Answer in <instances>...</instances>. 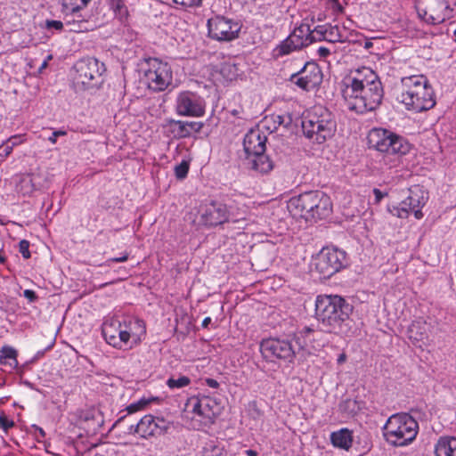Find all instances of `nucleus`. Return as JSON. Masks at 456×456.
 <instances>
[{"mask_svg":"<svg viewBox=\"0 0 456 456\" xmlns=\"http://www.w3.org/2000/svg\"><path fill=\"white\" fill-rule=\"evenodd\" d=\"M428 199V192L420 187L415 186L410 190V194L406 200L416 219H421L423 217L421 209L426 205Z\"/></svg>","mask_w":456,"mask_h":456,"instance_id":"obj_25","label":"nucleus"},{"mask_svg":"<svg viewBox=\"0 0 456 456\" xmlns=\"http://www.w3.org/2000/svg\"><path fill=\"white\" fill-rule=\"evenodd\" d=\"M83 10L61 9L63 20L66 23V30L74 33L93 31L99 27L98 18Z\"/></svg>","mask_w":456,"mask_h":456,"instance_id":"obj_14","label":"nucleus"},{"mask_svg":"<svg viewBox=\"0 0 456 456\" xmlns=\"http://www.w3.org/2000/svg\"><path fill=\"white\" fill-rule=\"evenodd\" d=\"M267 138L259 129H252L248 132L243 139V147L248 158L256 153L265 151Z\"/></svg>","mask_w":456,"mask_h":456,"instance_id":"obj_23","label":"nucleus"},{"mask_svg":"<svg viewBox=\"0 0 456 456\" xmlns=\"http://www.w3.org/2000/svg\"><path fill=\"white\" fill-rule=\"evenodd\" d=\"M241 26L224 16H215L208 20V36L217 41H232L239 37Z\"/></svg>","mask_w":456,"mask_h":456,"instance_id":"obj_15","label":"nucleus"},{"mask_svg":"<svg viewBox=\"0 0 456 456\" xmlns=\"http://www.w3.org/2000/svg\"><path fill=\"white\" fill-rule=\"evenodd\" d=\"M175 4H180L184 7L199 6L201 0H172Z\"/></svg>","mask_w":456,"mask_h":456,"instance_id":"obj_47","label":"nucleus"},{"mask_svg":"<svg viewBox=\"0 0 456 456\" xmlns=\"http://www.w3.org/2000/svg\"><path fill=\"white\" fill-rule=\"evenodd\" d=\"M116 11H118L120 15L126 13V9L119 3L117 4Z\"/></svg>","mask_w":456,"mask_h":456,"instance_id":"obj_58","label":"nucleus"},{"mask_svg":"<svg viewBox=\"0 0 456 456\" xmlns=\"http://www.w3.org/2000/svg\"><path fill=\"white\" fill-rule=\"evenodd\" d=\"M346 265V252L335 248H323L314 259L315 270L323 278H330Z\"/></svg>","mask_w":456,"mask_h":456,"instance_id":"obj_11","label":"nucleus"},{"mask_svg":"<svg viewBox=\"0 0 456 456\" xmlns=\"http://www.w3.org/2000/svg\"><path fill=\"white\" fill-rule=\"evenodd\" d=\"M346 354L345 353H342L341 354H339V356L338 358V363L342 364L346 362Z\"/></svg>","mask_w":456,"mask_h":456,"instance_id":"obj_59","label":"nucleus"},{"mask_svg":"<svg viewBox=\"0 0 456 456\" xmlns=\"http://www.w3.org/2000/svg\"><path fill=\"white\" fill-rule=\"evenodd\" d=\"M408 337L413 342L428 339L427 323L423 320H416L408 328Z\"/></svg>","mask_w":456,"mask_h":456,"instance_id":"obj_29","label":"nucleus"},{"mask_svg":"<svg viewBox=\"0 0 456 456\" xmlns=\"http://www.w3.org/2000/svg\"><path fill=\"white\" fill-rule=\"evenodd\" d=\"M263 356L270 361L282 359L291 361L296 350L289 340L280 338H268L260 345Z\"/></svg>","mask_w":456,"mask_h":456,"instance_id":"obj_17","label":"nucleus"},{"mask_svg":"<svg viewBox=\"0 0 456 456\" xmlns=\"http://www.w3.org/2000/svg\"><path fill=\"white\" fill-rule=\"evenodd\" d=\"M317 53L321 58H327L330 54V50L327 47L321 46L318 48Z\"/></svg>","mask_w":456,"mask_h":456,"instance_id":"obj_55","label":"nucleus"},{"mask_svg":"<svg viewBox=\"0 0 456 456\" xmlns=\"http://www.w3.org/2000/svg\"><path fill=\"white\" fill-rule=\"evenodd\" d=\"M229 206H232L233 207V211L235 214L237 213H241V207L242 206H246L245 204H240V203H237V202H234L232 204H230Z\"/></svg>","mask_w":456,"mask_h":456,"instance_id":"obj_57","label":"nucleus"},{"mask_svg":"<svg viewBox=\"0 0 456 456\" xmlns=\"http://www.w3.org/2000/svg\"><path fill=\"white\" fill-rule=\"evenodd\" d=\"M142 81L154 93L163 92L173 82L171 66L158 58H149L142 67Z\"/></svg>","mask_w":456,"mask_h":456,"instance_id":"obj_6","label":"nucleus"},{"mask_svg":"<svg viewBox=\"0 0 456 456\" xmlns=\"http://www.w3.org/2000/svg\"><path fill=\"white\" fill-rule=\"evenodd\" d=\"M232 113L233 116H239L240 111L237 110H234L232 111Z\"/></svg>","mask_w":456,"mask_h":456,"instance_id":"obj_64","label":"nucleus"},{"mask_svg":"<svg viewBox=\"0 0 456 456\" xmlns=\"http://www.w3.org/2000/svg\"><path fill=\"white\" fill-rule=\"evenodd\" d=\"M23 296L28 299L29 303L36 302L38 298L36 292L32 289H25Z\"/></svg>","mask_w":456,"mask_h":456,"instance_id":"obj_50","label":"nucleus"},{"mask_svg":"<svg viewBox=\"0 0 456 456\" xmlns=\"http://www.w3.org/2000/svg\"><path fill=\"white\" fill-rule=\"evenodd\" d=\"M148 403H149V401H147L145 399H141V400L128 405L126 410L128 414H132V413L137 412V411L144 409V407Z\"/></svg>","mask_w":456,"mask_h":456,"instance_id":"obj_43","label":"nucleus"},{"mask_svg":"<svg viewBox=\"0 0 456 456\" xmlns=\"http://www.w3.org/2000/svg\"><path fill=\"white\" fill-rule=\"evenodd\" d=\"M189 172V163L185 160L182 161L175 167V175L178 179H183Z\"/></svg>","mask_w":456,"mask_h":456,"instance_id":"obj_40","label":"nucleus"},{"mask_svg":"<svg viewBox=\"0 0 456 456\" xmlns=\"http://www.w3.org/2000/svg\"><path fill=\"white\" fill-rule=\"evenodd\" d=\"M241 213L235 214L232 206L212 201L207 205L200 214V222L204 225L216 226L225 222H238L245 220L248 215V207H241Z\"/></svg>","mask_w":456,"mask_h":456,"instance_id":"obj_8","label":"nucleus"},{"mask_svg":"<svg viewBox=\"0 0 456 456\" xmlns=\"http://www.w3.org/2000/svg\"><path fill=\"white\" fill-rule=\"evenodd\" d=\"M248 159L252 164V168L261 174H266L273 168V161L265 152L256 153Z\"/></svg>","mask_w":456,"mask_h":456,"instance_id":"obj_28","label":"nucleus"},{"mask_svg":"<svg viewBox=\"0 0 456 456\" xmlns=\"http://www.w3.org/2000/svg\"><path fill=\"white\" fill-rule=\"evenodd\" d=\"M66 134H67V133H66V131H64V130H56V131L53 132L52 135L48 138V141H49L50 142H52L53 144H54V143H56V142H57V138H58L59 136H63V135H65Z\"/></svg>","mask_w":456,"mask_h":456,"instance_id":"obj_53","label":"nucleus"},{"mask_svg":"<svg viewBox=\"0 0 456 456\" xmlns=\"http://www.w3.org/2000/svg\"><path fill=\"white\" fill-rule=\"evenodd\" d=\"M46 66H47V61H45L42 63V65H41V67H40V69H45Z\"/></svg>","mask_w":456,"mask_h":456,"instance_id":"obj_63","label":"nucleus"},{"mask_svg":"<svg viewBox=\"0 0 456 456\" xmlns=\"http://www.w3.org/2000/svg\"><path fill=\"white\" fill-rule=\"evenodd\" d=\"M299 49L298 45L289 36L274 49V53L276 57H281Z\"/></svg>","mask_w":456,"mask_h":456,"instance_id":"obj_32","label":"nucleus"},{"mask_svg":"<svg viewBox=\"0 0 456 456\" xmlns=\"http://www.w3.org/2000/svg\"><path fill=\"white\" fill-rule=\"evenodd\" d=\"M310 35V26L308 24H301L297 28H296L293 32L289 35L291 39L295 41L296 45L301 49L311 45V40L309 39Z\"/></svg>","mask_w":456,"mask_h":456,"instance_id":"obj_30","label":"nucleus"},{"mask_svg":"<svg viewBox=\"0 0 456 456\" xmlns=\"http://www.w3.org/2000/svg\"><path fill=\"white\" fill-rule=\"evenodd\" d=\"M290 80L305 91L316 88L322 80L320 68L315 63H306L300 71L291 76Z\"/></svg>","mask_w":456,"mask_h":456,"instance_id":"obj_20","label":"nucleus"},{"mask_svg":"<svg viewBox=\"0 0 456 456\" xmlns=\"http://www.w3.org/2000/svg\"><path fill=\"white\" fill-rule=\"evenodd\" d=\"M0 150H2L1 155H4V157H7V156H9L12 153V151L13 150V147L10 144V142H7L5 141L1 145Z\"/></svg>","mask_w":456,"mask_h":456,"instance_id":"obj_52","label":"nucleus"},{"mask_svg":"<svg viewBox=\"0 0 456 456\" xmlns=\"http://www.w3.org/2000/svg\"><path fill=\"white\" fill-rule=\"evenodd\" d=\"M175 112L182 117L200 118L206 112V102L197 93L180 92L175 98Z\"/></svg>","mask_w":456,"mask_h":456,"instance_id":"obj_13","label":"nucleus"},{"mask_svg":"<svg viewBox=\"0 0 456 456\" xmlns=\"http://www.w3.org/2000/svg\"><path fill=\"white\" fill-rule=\"evenodd\" d=\"M352 305L338 295H320L315 300V316L327 332L346 334L350 330Z\"/></svg>","mask_w":456,"mask_h":456,"instance_id":"obj_2","label":"nucleus"},{"mask_svg":"<svg viewBox=\"0 0 456 456\" xmlns=\"http://www.w3.org/2000/svg\"><path fill=\"white\" fill-rule=\"evenodd\" d=\"M220 73L229 80H232L235 76V67L230 63H224L221 66Z\"/></svg>","mask_w":456,"mask_h":456,"instance_id":"obj_42","label":"nucleus"},{"mask_svg":"<svg viewBox=\"0 0 456 456\" xmlns=\"http://www.w3.org/2000/svg\"><path fill=\"white\" fill-rule=\"evenodd\" d=\"M187 130L189 132V137L191 135V133H199L203 127L202 122H197V121H185Z\"/></svg>","mask_w":456,"mask_h":456,"instance_id":"obj_45","label":"nucleus"},{"mask_svg":"<svg viewBox=\"0 0 456 456\" xmlns=\"http://www.w3.org/2000/svg\"><path fill=\"white\" fill-rule=\"evenodd\" d=\"M170 428V423L163 418H157L151 414L143 416L140 421L129 428L130 434H137L142 438L162 435Z\"/></svg>","mask_w":456,"mask_h":456,"instance_id":"obj_16","label":"nucleus"},{"mask_svg":"<svg viewBox=\"0 0 456 456\" xmlns=\"http://www.w3.org/2000/svg\"><path fill=\"white\" fill-rule=\"evenodd\" d=\"M102 332L106 342L117 349H127L124 330L119 324V320L110 319L103 322Z\"/></svg>","mask_w":456,"mask_h":456,"instance_id":"obj_22","label":"nucleus"},{"mask_svg":"<svg viewBox=\"0 0 456 456\" xmlns=\"http://www.w3.org/2000/svg\"><path fill=\"white\" fill-rule=\"evenodd\" d=\"M331 444L338 449L348 451L353 444V434L348 428H341L330 434Z\"/></svg>","mask_w":456,"mask_h":456,"instance_id":"obj_26","label":"nucleus"},{"mask_svg":"<svg viewBox=\"0 0 456 456\" xmlns=\"http://www.w3.org/2000/svg\"><path fill=\"white\" fill-rule=\"evenodd\" d=\"M19 251L25 259H28L30 257L29 242L26 240H20L19 243Z\"/></svg>","mask_w":456,"mask_h":456,"instance_id":"obj_46","label":"nucleus"},{"mask_svg":"<svg viewBox=\"0 0 456 456\" xmlns=\"http://www.w3.org/2000/svg\"><path fill=\"white\" fill-rule=\"evenodd\" d=\"M318 196L314 198L313 208L310 211L309 221L323 219L332 213V202L330 198L322 191H318Z\"/></svg>","mask_w":456,"mask_h":456,"instance_id":"obj_24","label":"nucleus"},{"mask_svg":"<svg viewBox=\"0 0 456 456\" xmlns=\"http://www.w3.org/2000/svg\"><path fill=\"white\" fill-rule=\"evenodd\" d=\"M15 426V423L12 419H9L4 412L0 414V428L3 429L5 433L8 432L9 429L12 428Z\"/></svg>","mask_w":456,"mask_h":456,"instance_id":"obj_44","label":"nucleus"},{"mask_svg":"<svg viewBox=\"0 0 456 456\" xmlns=\"http://www.w3.org/2000/svg\"><path fill=\"white\" fill-rule=\"evenodd\" d=\"M211 322V318L210 317H206L203 322H202V327L203 328H208V326L209 325V323Z\"/></svg>","mask_w":456,"mask_h":456,"instance_id":"obj_61","label":"nucleus"},{"mask_svg":"<svg viewBox=\"0 0 456 456\" xmlns=\"http://www.w3.org/2000/svg\"><path fill=\"white\" fill-rule=\"evenodd\" d=\"M74 68L76 70L74 79L77 85L81 86L84 89L100 86L102 82V75L106 71L104 63L94 57L79 60Z\"/></svg>","mask_w":456,"mask_h":456,"instance_id":"obj_9","label":"nucleus"},{"mask_svg":"<svg viewBox=\"0 0 456 456\" xmlns=\"http://www.w3.org/2000/svg\"><path fill=\"white\" fill-rule=\"evenodd\" d=\"M191 384V379L187 376L171 377L167 380V386L170 389L183 388Z\"/></svg>","mask_w":456,"mask_h":456,"instance_id":"obj_37","label":"nucleus"},{"mask_svg":"<svg viewBox=\"0 0 456 456\" xmlns=\"http://www.w3.org/2000/svg\"><path fill=\"white\" fill-rule=\"evenodd\" d=\"M31 428L35 430V433H36L35 435H36V437L37 440H40V439H43L45 437L46 434L41 427H39L36 424H33V425H31Z\"/></svg>","mask_w":456,"mask_h":456,"instance_id":"obj_51","label":"nucleus"},{"mask_svg":"<svg viewBox=\"0 0 456 456\" xmlns=\"http://www.w3.org/2000/svg\"><path fill=\"white\" fill-rule=\"evenodd\" d=\"M18 352L15 348L10 346H4L0 349V364L9 365L11 369L14 370L18 367Z\"/></svg>","mask_w":456,"mask_h":456,"instance_id":"obj_31","label":"nucleus"},{"mask_svg":"<svg viewBox=\"0 0 456 456\" xmlns=\"http://www.w3.org/2000/svg\"><path fill=\"white\" fill-rule=\"evenodd\" d=\"M6 262V257L2 254V250L0 249V264H4Z\"/></svg>","mask_w":456,"mask_h":456,"instance_id":"obj_62","label":"nucleus"},{"mask_svg":"<svg viewBox=\"0 0 456 456\" xmlns=\"http://www.w3.org/2000/svg\"><path fill=\"white\" fill-rule=\"evenodd\" d=\"M397 100L408 110L419 113L436 105L435 92L428 79L423 75H412L401 78V93Z\"/></svg>","mask_w":456,"mask_h":456,"instance_id":"obj_3","label":"nucleus"},{"mask_svg":"<svg viewBox=\"0 0 456 456\" xmlns=\"http://www.w3.org/2000/svg\"><path fill=\"white\" fill-rule=\"evenodd\" d=\"M205 384L211 388H217L219 387V383L216 379L210 378L205 379Z\"/></svg>","mask_w":456,"mask_h":456,"instance_id":"obj_56","label":"nucleus"},{"mask_svg":"<svg viewBox=\"0 0 456 456\" xmlns=\"http://www.w3.org/2000/svg\"><path fill=\"white\" fill-rule=\"evenodd\" d=\"M248 456H257L258 452L255 450L248 449L245 452Z\"/></svg>","mask_w":456,"mask_h":456,"instance_id":"obj_60","label":"nucleus"},{"mask_svg":"<svg viewBox=\"0 0 456 456\" xmlns=\"http://www.w3.org/2000/svg\"><path fill=\"white\" fill-rule=\"evenodd\" d=\"M436 456H456V437L442 436L435 446Z\"/></svg>","mask_w":456,"mask_h":456,"instance_id":"obj_27","label":"nucleus"},{"mask_svg":"<svg viewBox=\"0 0 456 456\" xmlns=\"http://www.w3.org/2000/svg\"><path fill=\"white\" fill-rule=\"evenodd\" d=\"M294 339L299 350L307 351L309 354L319 351L327 344V339L322 331L307 326L297 330L294 334Z\"/></svg>","mask_w":456,"mask_h":456,"instance_id":"obj_18","label":"nucleus"},{"mask_svg":"<svg viewBox=\"0 0 456 456\" xmlns=\"http://www.w3.org/2000/svg\"><path fill=\"white\" fill-rule=\"evenodd\" d=\"M318 191H310L304 192L298 196L292 197L288 202V209L289 213L295 217L304 218L309 221L310 211L314 203V198Z\"/></svg>","mask_w":456,"mask_h":456,"instance_id":"obj_21","label":"nucleus"},{"mask_svg":"<svg viewBox=\"0 0 456 456\" xmlns=\"http://www.w3.org/2000/svg\"><path fill=\"white\" fill-rule=\"evenodd\" d=\"M168 124L171 127L172 133L175 134V136L178 138L189 137V132L187 130L185 121L170 119Z\"/></svg>","mask_w":456,"mask_h":456,"instance_id":"obj_35","label":"nucleus"},{"mask_svg":"<svg viewBox=\"0 0 456 456\" xmlns=\"http://www.w3.org/2000/svg\"><path fill=\"white\" fill-rule=\"evenodd\" d=\"M202 456H228V454L224 446L211 441L204 447V452Z\"/></svg>","mask_w":456,"mask_h":456,"instance_id":"obj_36","label":"nucleus"},{"mask_svg":"<svg viewBox=\"0 0 456 456\" xmlns=\"http://www.w3.org/2000/svg\"><path fill=\"white\" fill-rule=\"evenodd\" d=\"M309 39L311 40V44L325 40L324 25L316 26L314 29L310 28Z\"/></svg>","mask_w":456,"mask_h":456,"instance_id":"obj_39","label":"nucleus"},{"mask_svg":"<svg viewBox=\"0 0 456 456\" xmlns=\"http://www.w3.org/2000/svg\"><path fill=\"white\" fill-rule=\"evenodd\" d=\"M119 324L124 330L127 349L138 346L146 335L145 322L134 316H124L119 320Z\"/></svg>","mask_w":456,"mask_h":456,"instance_id":"obj_19","label":"nucleus"},{"mask_svg":"<svg viewBox=\"0 0 456 456\" xmlns=\"http://www.w3.org/2000/svg\"><path fill=\"white\" fill-rule=\"evenodd\" d=\"M45 28L48 30H57V31H62L63 29H66V23L65 20H45Z\"/></svg>","mask_w":456,"mask_h":456,"instance_id":"obj_41","label":"nucleus"},{"mask_svg":"<svg viewBox=\"0 0 456 456\" xmlns=\"http://www.w3.org/2000/svg\"><path fill=\"white\" fill-rule=\"evenodd\" d=\"M418 422L407 413H396L388 418L383 428L386 441L394 446H406L417 436Z\"/></svg>","mask_w":456,"mask_h":456,"instance_id":"obj_5","label":"nucleus"},{"mask_svg":"<svg viewBox=\"0 0 456 456\" xmlns=\"http://www.w3.org/2000/svg\"><path fill=\"white\" fill-rule=\"evenodd\" d=\"M417 12L427 23L434 25L452 18L453 10L449 0H419Z\"/></svg>","mask_w":456,"mask_h":456,"instance_id":"obj_12","label":"nucleus"},{"mask_svg":"<svg viewBox=\"0 0 456 456\" xmlns=\"http://www.w3.org/2000/svg\"><path fill=\"white\" fill-rule=\"evenodd\" d=\"M7 142H10V144L14 148L15 146L22 143L24 142L23 135H12L10 138L6 140Z\"/></svg>","mask_w":456,"mask_h":456,"instance_id":"obj_49","label":"nucleus"},{"mask_svg":"<svg viewBox=\"0 0 456 456\" xmlns=\"http://www.w3.org/2000/svg\"><path fill=\"white\" fill-rule=\"evenodd\" d=\"M388 211L398 218H407L410 214L412 213V209L411 206L408 205L406 199L403 200L398 206L388 207Z\"/></svg>","mask_w":456,"mask_h":456,"instance_id":"obj_34","label":"nucleus"},{"mask_svg":"<svg viewBox=\"0 0 456 456\" xmlns=\"http://www.w3.org/2000/svg\"><path fill=\"white\" fill-rule=\"evenodd\" d=\"M373 194H374V203L375 204H379L380 201L386 197L387 196V192H383L382 191H380L379 189L378 188H374L373 189Z\"/></svg>","mask_w":456,"mask_h":456,"instance_id":"obj_48","label":"nucleus"},{"mask_svg":"<svg viewBox=\"0 0 456 456\" xmlns=\"http://www.w3.org/2000/svg\"><path fill=\"white\" fill-rule=\"evenodd\" d=\"M91 0H62L61 9L84 10Z\"/></svg>","mask_w":456,"mask_h":456,"instance_id":"obj_38","label":"nucleus"},{"mask_svg":"<svg viewBox=\"0 0 456 456\" xmlns=\"http://www.w3.org/2000/svg\"><path fill=\"white\" fill-rule=\"evenodd\" d=\"M302 129L307 138L321 144L335 134L337 123L330 110L315 106L304 118Z\"/></svg>","mask_w":456,"mask_h":456,"instance_id":"obj_4","label":"nucleus"},{"mask_svg":"<svg viewBox=\"0 0 456 456\" xmlns=\"http://www.w3.org/2000/svg\"><path fill=\"white\" fill-rule=\"evenodd\" d=\"M127 259H128V254L127 253H124L119 257H112V258L108 259L107 260V265H110V263H111V262L122 263V262H126Z\"/></svg>","mask_w":456,"mask_h":456,"instance_id":"obj_54","label":"nucleus"},{"mask_svg":"<svg viewBox=\"0 0 456 456\" xmlns=\"http://www.w3.org/2000/svg\"><path fill=\"white\" fill-rule=\"evenodd\" d=\"M341 93L347 108L361 114L376 110L384 96L379 76L364 66L351 70L343 79Z\"/></svg>","mask_w":456,"mask_h":456,"instance_id":"obj_1","label":"nucleus"},{"mask_svg":"<svg viewBox=\"0 0 456 456\" xmlns=\"http://www.w3.org/2000/svg\"><path fill=\"white\" fill-rule=\"evenodd\" d=\"M370 148L387 154H406L410 144L402 136L385 128H372L367 136Z\"/></svg>","mask_w":456,"mask_h":456,"instance_id":"obj_7","label":"nucleus"},{"mask_svg":"<svg viewBox=\"0 0 456 456\" xmlns=\"http://www.w3.org/2000/svg\"><path fill=\"white\" fill-rule=\"evenodd\" d=\"M220 405L209 396H192L185 403V411L191 412L192 419L200 423L202 427L212 425L220 414Z\"/></svg>","mask_w":456,"mask_h":456,"instance_id":"obj_10","label":"nucleus"},{"mask_svg":"<svg viewBox=\"0 0 456 456\" xmlns=\"http://www.w3.org/2000/svg\"><path fill=\"white\" fill-rule=\"evenodd\" d=\"M324 36L325 41L330 43L342 42L344 40L343 35L340 33V29L338 26H332L330 24L324 25Z\"/></svg>","mask_w":456,"mask_h":456,"instance_id":"obj_33","label":"nucleus"}]
</instances>
